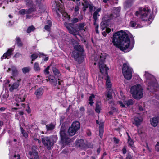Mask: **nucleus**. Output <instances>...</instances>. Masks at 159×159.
I'll return each instance as SVG.
<instances>
[{
  "mask_svg": "<svg viewBox=\"0 0 159 159\" xmlns=\"http://www.w3.org/2000/svg\"><path fill=\"white\" fill-rule=\"evenodd\" d=\"M70 127L77 131L80 128V124L78 121H75L72 123Z\"/></svg>",
  "mask_w": 159,
  "mask_h": 159,
  "instance_id": "nucleus-21",
  "label": "nucleus"
},
{
  "mask_svg": "<svg viewBox=\"0 0 159 159\" xmlns=\"http://www.w3.org/2000/svg\"><path fill=\"white\" fill-rule=\"evenodd\" d=\"M64 127H61L60 131V136L63 142H66L68 139V135L66 134Z\"/></svg>",
  "mask_w": 159,
  "mask_h": 159,
  "instance_id": "nucleus-16",
  "label": "nucleus"
},
{
  "mask_svg": "<svg viewBox=\"0 0 159 159\" xmlns=\"http://www.w3.org/2000/svg\"><path fill=\"white\" fill-rule=\"evenodd\" d=\"M77 131L75 129L70 127L68 130V133L70 136H73L75 134Z\"/></svg>",
  "mask_w": 159,
  "mask_h": 159,
  "instance_id": "nucleus-29",
  "label": "nucleus"
},
{
  "mask_svg": "<svg viewBox=\"0 0 159 159\" xmlns=\"http://www.w3.org/2000/svg\"><path fill=\"white\" fill-rule=\"evenodd\" d=\"M104 70H102V68H101V72L102 74H104L106 76L105 80H106V85L107 86V89L108 91L111 90V83L109 79V77L108 75L107 71L108 70L107 67H104Z\"/></svg>",
  "mask_w": 159,
  "mask_h": 159,
  "instance_id": "nucleus-9",
  "label": "nucleus"
},
{
  "mask_svg": "<svg viewBox=\"0 0 159 159\" xmlns=\"http://www.w3.org/2000/svg\"><path fill=\"white\" fill-rule=\"evenodd\" d=\"M19 13L21 14H27V11L25 9H22L21 10L19 11Z\"/></svg>",
  "mask_w": 159,
  "mask_h": 159,
  "instance_id": "nucleus-45",
  "label": "nucleus"
},
{
  "mask_svg": "<svg viewBox=\"0 0 159 159\" xmlns=\"http://www.w3.org/2000/svg\"><path fill=\"white\" fill-rule=\"evenodd\" d=\"M20 55L21 54L20 53H17L15 54L14 57L16 58H18L20 57Z\"/></svg>",
  "mask_w": 159,
  "mask_h": 159,
  "instance_id": "nucleus-56",
  "label": "nucleus"
},
{
  "mask_svg": "<svg viewBox=\"0 0 159 159\" xmlns=\"http://www.w3.org/2000/svg\"><path fill=\"white\" fill-rule=\"evenodd\" d=\"M109 92H107L106 93V96L109 99H111L112 98V94L110 93V91H109Z\"/></svg>",
  "mask_w": 159,
  "mask_h": 159,
  "instance_id": "nucleus-42",
  "label": "nucleus"
},
{
  "mask_svg": "<svg viewBox=\"0 0 159 159\" xmlns=\"http://www.w3.org/2000/svg\"><path fill=\"white\" fill-rule=\"evenodd\" d=\"M11 70L12 71V76L11 77L14 80H15V78L16 79L19 75V72L17 69L14 66H12L11 68H8L7 71L9 72Z\"/></svg>",
  "mask_w": 159,
  "mask_h": 159,
  "instance_id": "nucleus-13",
  "label": "nucleus"
},
{
  "mask_svg": "<svg viewBox=\"0 0 159 159\" xmlns=\"http://www.w3.org/2000/svg\"><path fill=\"white\" fill-rule=\"evenodd\" d=\"M27 14H29L33 12L34 11V10L33 8H30L27 10Z\"/></svg>",
  "mask_w": 159,
  "mask_h": 159,
  "instance_id": "nucleus-47",
  "label": "nucleus"
},
{
  "mask_svg": "<svg viewBox=\"0 0 159 159\" xmlns=\"http://www.w3.org/2000/svg\"><path fill=\"white\" fill-rule=\"evenodd\" d=\"M16 43L17 44L18 46L20 47L22 45L21 42V39L19 37H16Z\"/></svg>",
  "mask_w": 159,
  "mask_h": 159,
  "instance_id": "nucleus-33",
  "label": "nucleus"
},
{
  "mask_svg": "<svg viewBox=\"0 0 159 159\" xmlns=\"http://www.w3.org/2000/svg\"><path fill=\"white\" fill-rule=\"evenodd\" d=\"M120 11V7H114L113 8V13L112 15L114 17H116L119 16V13Z\"/></svg>",
  "mask_w": 159,
  "mask_h": 159,
  "instance_id": "nucleus-22",
  "label": "nucleus"
},
{
  "mask_svg": "<svg viewBox=\"0 0 159 159\" xmlns=\"http://www.w3.org/2000/svg\"><path fill=\"white\" fill-rule=\"evenodd\" d=\"M34 69L35 71H39L40 70V68L39 64L37 62H35L34 65Z\"/></svg>",
  "mask_w": 159,
  "mask_h": 159,
  "instance_id": "nucleus-36",
  "label": "nucleus"
},
{
  "mask_svg": "<svg viewBox=\"0 0 159 159\" xmlns=\"http://www.w3.org/2000/svg\"><path fill=\"white\" fill-rule=\"evenodd\" d=\"M96 98V96L93 94H91V96L89 97V99L90 100Z\"/></svg>",
  "mask_w": 159,
  "mask_h": 159,
  "instance_id": "nucleus-53",
  "label": "nucleus"
},
{
  "mask_svg": "<svg viewBox=\"0 0 159 159\" xmlns=\"http://www.w3.org/2000/svg\"><path fill=\"white\" fill-rule=\"evenodd\" d=\"M132 157L130 154H128L126 157V159H132Z\"/></svg>",
  "mask_w": 159,
  "mask_h": 159,
  "instance_id": "nucleus-59",
  "label": "nucleus"
},
{
  "mask_svg": "<svg viewBox=\"0 0 159 159\" xmlns=\"http://www.w3.org/2000/svg\"><path fill=\"white\" fill-rule=\"evenodd\" d=\"M26 110L28 113H30L31 112V110L29 106H28V109H26Z\"/></svg>",
  "mask_w": 159,
  "mask_h": 159,
  "instance_id": "nucleus-62",
  "label": "nucleus"
},
{
  "mask_svg": "<svg viewBox=\"0 0 159 159\" xmlns=\"http://www.w3.org/2000/svg\"><path fill=\"white\" fill-rule=\"evenodd\" d=\"M35 29L34 27L33 26H30L28 28L27 30V32L28 33H30L32 31H34Z\"/></svg>",
  "mask_w": 159,
  "mask_h": 159,
  "instance_id": "nucleus-41",
  "label": "nucleus"
},
{
  "mask_svg": "<svg viewBox=\"0 0 159 159\" xmlns=\"http://www.w3.org/2000/svg\"><path fill=\"white\" fill-rule=\"evenodd\" d=\"M131 34L127 31L121 30L115 33L112 37L113 45L125 52H128L133 48L134 41H131Z\"/></svg>",
  "mask_w": 159,
  "mask_h": 159,
  "instance_id": "nucleus-1",
  "label": "nucleus"
},
{
  "mask_svg": "<svg viewBox=\"0 0 159 159\" xmlns=\"http://www.w3.org/2000/svg\"><path fill=\"white\" fill-rule=\"evenodd\" d=\"M13 159H20V156L19 155H15Z\"/></svg>",
  "mask_w": 159,
  "mask_h": 159,
  "instance_id": "nucleus-55",
  "label": "nucleus"
},
{
  "mask_svg": "<svg viewBox=\"0 0 159 159\" xmlns=\"http://www.w3.org/2000/svg\"><path fill=\"white\" fill-rule=\"evenodd\" d=\"M93 100H89V104H90L91 105H92L94 103V102H93Z\"/></svg>",
  "mask_w": 159,
  "mask_h": 159,
  "instance_id": "nucleus-61",
  "label": "nucleus"
},
{
  "mask_svg": "<svg viewBox=\"0 0 159 159\" xmlns=\"http://www.w3.org/2000/svg\"><path fill=\"white\" fill-rule=\"evenodd\" d=\"M80 110L81 111H84V108L83 107H80Z\"/></svg>",
  "mask_w": 159,
  "mask_h": 159,
  "instance_id": "nucleus-64",
  "label": "nucleus"
},
{
  "mask_svg": "<svg viewBox=\"0 0 159 159\" xmlns=\"http://www.w3.org/2000/svg\"><path fill=\"white\" fill-rule=\"evenodd\" d=\"M130 92L134 98L140 99L143 97V88L140 84H137L132 86Z\"/></svg>",
  "mask_w": 159,
  "mask_h": 159,
  "instance_id": "nucleus-6",
  "label": "nucleus"
},
{
  "mask_svg": "<svg viewBox=\"0 0 159 159\" xmlns=\"http://www.w3.org/2000/svg\"><path fill=\"white\" fill-rule=\"evenodd\" d=\"M43 92V89L42 88H40L38 89L35 93L37 98H39L42 95Z\"/></svg>",
  "mask_w": 159,
  "mask_h": 159,
  "instance_id": "nucleus-19",
  "label": "nucleus"
},
{
  "mask_svg": "<svg viewBox=\"0 0 159 159\" xmlns=\"http://www.w3.org/2000/svg\"><path fill=\"white\" fill-rule=\"evenodd\" d=\"M49 68V66H48L44 70V72L45 74H48L49 73V71H48Z\"/></svg>",
  "mask_w": 159,
  "mask_h": 159,
  "instance_id": "nucleus-51",
  "label": "nucleus"
},
{
  "mask_svg": "<svg viewBox=\"0 0 159 159\" xmlns=\"http://www.w3.org/2000/svg\"><path fill=\"white\" fill-rule=\"evenodd\" d=\"M74 49L76 50L74 52H78V53H83V49L82 47L80 45H76L74 47Z\"/></svg>",
  "mask_w": 159,
  "mask_h": 159,
  "instance_id": "nucleus-26",
  "label": "nucleus"
},
{
  "mask_svg": "<svg viewBox=\"0 0 159 159\" xmlns=\"http://www.w3.org/2000/svg\"><path fill=\"white\" fill-rule=\"evenodd\" d=\"M14 98L24 100L26 98V96L23 95H17L15 96Z\"/></svg>",
  "mask_w": 159,
  "mask_h": 159,
  "instance_id": "nucleus-32",
  "label": "nucleus"
},
{
  "mask_svg": "<svg viewBox=\"0 0 159 159\" xmlns=\"http://www.w3.org/2000/svg\"><path fill=\"white\" fill-rule=\"evenodd\" d=\"M48 78L49 81L52 84L55 85L57 84V80L56 79L54 78V77L50 75Z\"/></svg>",
  "mask_w": 159,
  "mask_h": 159,
  "instance_id": "nucleus-27",
  "label": "nucleus"
},
{
  "mask_svg": "<svg viewBox=\"0 0 159 159\" xmlns=\"http://www.w3.org/2000/svg\"><path fill=\"white\" fill-rule=\"evenodd\" d=\"M151 125L154 127L157 126L158 123L159 117H155L150 120Z\"/></svg>",
  "mask_w": 159,
  "mask_h": 159,
  "instance_id": "nucleus-20",
  "label": "nucleus"
},
{
  "mask_svg": "<svg viewBox=\"0 0 159 159\" xmlns=\"http://www.w3.org/2000/svg\"><path fill=\"white\" fill-rule=\"evenodd\" d=\"M73 21L74 22H77L78 21V19L77 18H74L73 19Z\"/></svg>",
  "mask_w": 159,
  "mask_h": 159,
  "instance_id": "nucleus-60",
  "label": "nucleus"
},
{
  "mask_svg": "<svg viewBox=\"0 0 159 159\" xmlns=\"http://www.w3.org/2000/svg\"><path fill=\"white\" fill-rule=\"evenodd\" d=\"M48 25H46L45 26L44 28L46 30L48 31H49L52 25L51 22L50 21H48Z\"/></svg>",
  "mask_w": 159,
  "mask_h": 159,
  "instance_id": "nucleus-34",
  "label": "nucleus"
},
{
  "mask_svg": "<svg viewBox=\"0 0 159 159\" xmlns=\"http://www.w3.org/2000/svg\"><path fill=\"white\" fill-rule=\"evenodd\" d=\"M130 25L132 27L136 28H140V27L136 22L134 21H131L130 22Z\"/></svg>",
  "mask_w": 159,
  "mask_h": 159,
  "instance_id": "nucleus-31",
  "label": "nucleus"
},
{
  "mask_svg": "<svg viewBox=\"0 0 159 159\" xmlns=\"http://www.w3.org/2000/svg\"><path fill=\"white\" fill-rule=\"evenodd\" d=\"M37 78L36 79V82H38V83H40L42 81V77H40L39 75H38L37 77Z\"/></svg>",
  "mask_w": 159,
  "mask_h": 159,
  "instance_id": "nucleus-46",
  "label": "nucleus"
},
{
  "mask_svg": "<svg viewBox=\"0 0 159 159\" xmlns=\"http://www.w3.org/2000/svg\"><path fill=\"white\" fill-rule=\"evenodd\" d=\"M22 134L23 135V136L25 138H27L28 137V134L21 127L20 128Z\"/></svg>",
  "mask_w": 159,
  "mask_h": 159,
  "instance_id": "nucleus-40",
  "label": "nucleus"
},
{
  "mask_svg": "<svg viewBox=\"0 0 159 159\" xmlns=\"http://www.w3.org/2000/svg\"><path fill=\"white\" fill-rule=\"evenodd\" d=\"M133 103V100H121L118 102V103L122 107H125L126 106L132 105Z\"/></svg>",
  "mask_w": 159,
  "mask_h": 159,
  "instance_id": "nucleus-14",
  "label": "nucleus"
},
{
  "mask_svg": "<svg viewBox=\"0 0 159 159\" xmlns=\"http://www.w3.org/2000/svg\"><path fill=\"white\" fill-rule=\"evenodd\" d=\"M139 110L140 111H142L143 110V107L141 105H139L138 107Z\"/></svg>",
  "mask_w": 159,
  "mask_h": 159,
  "instance_id": "nucleus-57",
  "label": "nucleus"
},
{
  "mask_svg": "<svg viewBox=\"0 0 159 159\" xmlns=\"http://www.w3.org/2000/svg\"><path fill=\"white\" fill-rule=\"evenodd\" d=\"M101 8L97 9L93 14V17L95 21L97 20V16L101 10Z\"/></svg>",
  "mask_w": 159,
  "mask_h": 159,
  "instance_id": "nucleus-30",
  "label": "nucleus"
},
{
  "mask_svg": "<svg viewBox=\"0 0 159 159\" xmlns=\"http://www.w3.org/2000/svg\"><path fill=\"white\" fill-rule=\"evenodd\" d=\"M155 149L158 152L159 151V142H157L155 146Z\"/></svg>",
  "mask_w": 159,
  "mask_h": 159,
  "instance_id": "nucleus-54",
  "label": "nucleus"
},
{
  "mask_svg": "<svg viewBox=\"0 0 159 159\" xmlns=\"http://www.w3.org/2000/svg\"><path fill=\"white\" fill-rule=\"evenodd\" d=\"M46 127L47 131H51L55 128V125L52 123H51L46 125Z\"/></svg>",
  "mask_w": 159,
  "mask_h": 159,
  "instance_id": "nucleus-28",
  "label": "nucleus"
},
{
  "mask_svg": "<svg viewBox=\"0 0 159 159\" xmlns=\"http://www.w3.org/2000/svg\"><path fill=\"white\" fill-rule=\"evenodd\" d=\"M143 120V118L141 117H135L134 118L133 124L136 126H139Z\"/></svg>",
  "mask_w": 159,
  "mask_h": 159,
  "instance_id": "nucleus-18",
  "label": "nucleus"
},
{
  "mask_svg": "<svg viewBox=\"0 0 159 159\" xmlns=\"http://www.w3.org/2000/svg\"><path fill=\"white\" fill-rule=\"evenodd\" d=\"M139 15H140V18L142 20L148 21L149 24L152 21V15L150 9L148 7L139 8V11L136 12L135 15L138 16Z\"/></svg>",
  "mask_w": 159,
  "mask_h": 159,
  "instance_id": "nucleus-2",
  "label": "nucleus"
},
{
  "mask_svg": "<svg viewBox=\"0 0 159 159\" xmlns=\"http://www.w3.org/2000/svg\"><path fill=\"white\" fill-rule=\"evenodd\" d=\"M122 151H123V154H125L126 153V149L125 148H124L123 149Z\"/></svg>",
  "mask_w": 159,
  "mask_h": 159,
  "instance_id": "nucleus-63",
  "label": "nucleus"
},
{
  "mask_svg": "<svg viewBox=\"0 0 159 159\" xmlns=\"http://www.w3.org/2000/svg\"><path fill=\"white\" fill-rule=\"evenodd\" d=\"M33 155L34 156V159H39L38 153L37 152L34 151Z\"/></svg>",
  "mask_w": 159,
  "mask_h": 159,
  "instance_id": "nucleus-49",
  "label": "nucleus"
},
{
  "mask_svg": "<svg viewBox=\"0 0 159 159\" xmlns=\"http://www.w3.org/2000/svg\"><path fill=\"white\" fill-rule=\"evenodd\" d=\"M111 30L110 28H107L106 29V31H103L102 34L105 37L106 36V33H108L111 31Z\"/></svg>",
  "mask_w": 159,
  "mask_h": 159,
  "instance_id": "nucleus-38",
  "label": "nucleus"
},
{
  "mask_svg": "<svg viewBox=\"0 0 159 159\" xmlns=\"http://www.w3.org/2000/svg\"><path fill=\"white\" fill-rule=\"evenodd\" d=\"M38 57V55L37 54H34L31 55V58L32 61H34Z\"/></svg>",
  "mask_w": 159,
  "mask_h": 159,
  "instance_id": "nucleus-44",
  "label": "nucleus"
},
{
  "mask_svg": "<svg viewBox=\"0 0 159 159\" xmlns=\"http://www.w3.org/2000/svg\"><path fill=\"white\" fill-rule=\"evenodd\" d=\"M35 4H33L32 0H26V4L27 5L32 7L34 6L39 7L40 12H42L43 10L42 8V7L41 5V1L37 0L35 2Z\"/></svg>",
  "mask_w": 159,
  "mask_h": 159,
  "instance_id": "nucleus-12",
  "label": "nucleus"
},
{
  "mask_svg": "<svg viewBox=\"0 0 159 159\" xmlns=\"http://www.w3.org/2000/svg\"><path fill=\"white\" fill-rule=\"evenodd\" d=\"M84 2L82 3V5L83 6V10L84 11H85L86 9L89 6V4L87 0H83Z\"/></svg>",
  "mask_w": 159,
  "mask_h": 159,
  "instance_id": "nucleus-23",
  "label": "nucleus"
},
{
  "mask_svg": "<svg viewBox=\"0 0 159 159\" xmlns=\"http://www.w3.org/2000/svg\"><path fill=\"white\" fill-rule=\"evenodd\" d=\"M30 70V69L29 67H25L23 68L22 70L23 72L25 74L29 72Z\"/></svg>",
  "mask_w": 159,
  "mask_h": 159,
  "instance_id": "nucleus-37",
  "label": "nucleus"
},
{
  "mask_svg": "<svg viewBox=\"0 0 159 159\" xmlns=\"http://www.w3.org/2000/svg\"><path fill=\"white\" fill-rule=\"evenodd\" d=\"M114 141L116 144H117L119 142V140L118 139L114 138Z\"/></svg>",
  "mask_w": 159,
  "mask_h": 159,
  "instance_id": "nucleus-58",
  "label": "nucleus"
},
{
  "mask_svg": "<svg viewBox=\"0 0 159 159\" xmlns=\"http://www.w3.org/2000/svg\"><path fill=\"white\" fill-rule=\"evenodd\" d=\"M77 146L83 148L84 147V142L83 140L80 139L76 141Z\"/></svg>",
  "mask_w": 159,
  "mask_h": 159,
  "instance_id": "nucleus-24",
  "label": "nucleus"
},
{
  "mask_svg": "<svg viewBox=\"0 0 159 159\" xmlns=\"http://www.w3.org/2000/svg\"><path fill=\"white\" fill-rule=\"evenodd\" d=\"M79 10V7L78 5L74 7V11L75 13H77L78 12Z\"/></svg>",
  "mask_w": 159,
  "mask_h": 159,
  "instance_id": "nucleus-50",
  "label": "nucleus"
},
{
  "mask_svg": "<svg viewBox=\"0 0 159 159\" xmlns=\"http://www.w3.org/2000/svg\"><path fill=\"white\" fill-rule=\"evenodd\" d=\"M101 26L102 28H103V30L104 28L106 26V25L105 24L104 22H102L101 23Z\"/></svg>",
  "mask_w": 159,
  "mask_h": 159,
  "instance_id": "nucleus-52",
  "label": "nucleus"
},
{
  "mask_svg": "<svg viewBox=\"0 0 159 159\" xmlns=\"http://www.w3.org/2000/svg\"><path fill=\"white\" fill-rule=\"evenodd\" d=\"M36 147L35 146H32V152H29V154L30 155H33V154L34 153V151H36Z\"/></svg>",
  "mask_w": 159,
  "mask_h": 159,
  "instance_id": "nucleus-39",
  "label": "nucleus"
},
{
  "mask_svg": "<svg viewBox=\"0 0 159 159\" xmlns=\"http://www.w3.org/2000/svg\"><path fill=\"white\" fill-rule=\"evenodd\" d=\"M21 79L20 78H18L11 85L9 88L10 91L12 92L14 90L18 88L21 82Z\"/></svg>",
  "mask_w": 159,
  "mask_h": 159,
  "instance_id": "nucleus-15",
  "label": "nucleus"
},
{
  "mask_svg": "<svg viewBox=\"0 0 159 159\" xmlns=\"http://www.w3.org/2000/svg\"><path fill=\"white\" fill-rule=\"evenodd\" d=\"M72 25L70 24L66 25L67 28L69 31V32L74 35L77 34L80 36V33L82 34H84L86 32V27L85 26V24L84 23H81L78 25V32L76 31L72 26Z\"/></svg>",
  "mask_w": 159,
  "mask_h": 159,
  "instance_id": "nucleus-5",
  "label": "nucleus"
},
{
  "mask_svg": "<svg viewBox=\"0 0 159 159\" xmlns=\"http://www.w3.org/2000/svg\"><path fill=\"white\" fill-rule=\"evenodd\" d=\"M53 72L55 76L59 77L60 74L59 73L58 70L55 68H52Z\"/></svg>",
  "mask_w": 159,
  "mask_h": 159,
  "instance_id": "nucleus-35",
  "label": "nucleus"
},
{
  "mask_svg": "<svg viewBox=\"0 0 159 159\" xmlns=\"http://www.w3.org/2000/svg\"><path fill=\"white\" fill-rule=\"evenodd\" d=\"M128 142L129 145L130 146H132L134 142L131 139L130 137L128 136Z\"/></svg>",
  "mask_w": 159,
  "mask_h": 159,
  "instance_id": "nucleus-43",
  "label": "nucleus"
},
{
  "mask_svg": "<svg viewBox=\"0 0 159 159\" xmlns=\"http://www.w3.org/2000/svg\"><path fill=\"white\" fill-rule=\"evenodd\" d=\"M13 50L12 48L9 49L7 52L4 54L1 57V59L2 60L4 59H9L12 54Z\"/></svg>",
  "mask_w": 159,
  "mask_h": 159,
  "instance_id": "nucleus-17",
  "label": "nucleus"
},
{
  "mask_svg": "<svg viewBox=\"0 0 159 159\" xmlns=\"http://www.w3.org/2000/svg\"><path fill=\"white\" fill-rule=\"evenodd\" d=\"M103 123H101L99 124V135L101 138H102V136L103 133Z\"/></svg>",
  "mask_w": 159,
  "mask_h": 159,
  "instance_id": "nucleus-25",
  "label": "nucleus"
},
{
  "mask_svg": "<svg viewBox=\"0 0 159 159\" xmlns=\"http://www.w3.org/2000/svg\"><path fill=\"white\" fill-rule=\"evenodd\" d=\"M108 56L106 53H101L100 56V61L98 62L99 66L101 72V68H102V70H104V67H107L106 65L104 63L105 60Z\"/></svg>",
  "mask_w": 159,
  "mask_h": 159,
  "instance_id": "nucleus-11",
  "label": "nucleus"
},
{
  "mask_svg": "<svg viewBox=\"0 0 159 159\" xmlns=\"http://www.w3.org/2000/svg\"><path fill=\"white\" fill-rule=\"evenodd\" d=\"M144 77L145 79V83L148 86L147 90L152 91L153 89H155V87L157 85L156 80L155 77L148 72L145 71Z\"/></svg>",
  "mask_w": 159,
  "mask_h": 159,
  "instance_id": "nucleus-4",
  "label": "nucleus"
},
{
  "mask_svg": "<svg viewBox=\"0 0 159 159\" xmlns=\"http://www.w3.org/2000/svg\"><path fill=\"white\" fill-rule=\"evenodd\" d=\"M72 56L79 63H81L84 60V55L83 53H78L77 52H73Z\"/></svg>",
  "mask_w": 159,
  "mask_h": 159,
  "instance_id": "nucleus-10",
  "label": "nucleus"
},
{
  "mask_svg": "<svg viewBox=\"0 0 159 159\" xmlns=\"http://www.w3.org/2000/svg\"><path fill=\"white\" fill-rule=\"evenodd\" d=\"M62 2L61 0H57L53 1L52 5V9L55 11L57 16H60L61 14L62 16L69 20L70 18L69 16L67 13L65 11L64 7L62 5Z\"/></svg>",
  "mask_w": 159,
  "mask_h": 159,
  "instance_id": "nucleus-3",
  "label": "nucleus"
},
{
  "mask_svg": "<svg viewBox=\"0 0 159 159\" xmlns=\"http://www.w3.org/2000/svg\"><path fill=\"white\" fill-rule=\"evenodd\" d=\"M133 70L128 63L124 64L122 68V72L125 78L128 80L130 79L132 77Z\"/></svg>",
  "mask_w": 159,
  "mask_h": 159,
  "instance_id": "nucleus-8",
  "label": "nucleus"
},
{
  "mask_svg": "<svg viewBox=\"0 0 159 159\" xmlns=\"http://www.w3.org/2000/svg\"><path fill=\"white\" fill-rule=\"evenodd\" d=\"M100 107L99 105H98L97 104L96 105V108L95 109L96 111L98 113H99L100 112Z\"/></svg>",
  "mask_w": 159,
  "mask_h": 159,
  "instance_id": "nucleus-48",
  "label": "nucleus"
},
{
  "mask_svg": "<svg viewBox=\"0 0 159 159\" xmlns=\"http://www.w3.org/2000/svg\"><path fill=\"white\" fill-rule=\"evenodd\" d=\"M57 139V136L53 135L49 137H45L42 138V141L44 145L49 150L56 142Z\"/></svg>",
  "mask_w": 159,
  "mask_h": 159,
  "instance_id": "nucleus-7",
  "label": "nucleus"
}]
</instances>
